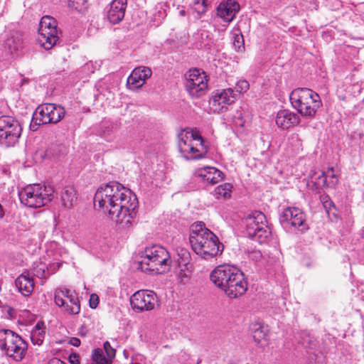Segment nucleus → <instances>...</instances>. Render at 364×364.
Wrapping results in <instances>:
<instances>
[{"mask_svg":"<svg viewBox=\"0 0 364 364\" xmlns=\"http://www.w3.org/2000/svg\"><path fill=\"white\" fill-rule=\"evenodd\" d=\"M94 205L122 228H129L134 222L138 200L130 189L117 181L102 184L94 196Z\"/></svg>","mask_w":364,"mask_h":364,"instance_id":"1","label":"nucleus"},{"mask_svg":"<svg viewBox=\"0 0 364 364\" xmlns=\"http://www.w3.org/2000/svg\"><path fill=\"white\" fill-rule=\"evenodd\" d=\"M210 279L230 299H237L247 290V282L243 272L230 265L218 266L211 272Z\"/></svg>","mask_w":364,"mask_h":364,"instance_id":"2","label":"nucleus"},{"mask_svg":"<svg viewBox=\"0 0 364 364\" xmlns=\"http://www.w3.org/2000/svg\"><path fill=\"white\" fill-rule=\"evenodd\" d=\"M189 241L193 250L205 259H210L223 251V245L218 237L210 230L205 228L204 223H200L194 226Z\"/></svg>","mask_w":364,"mask_h":364,"instance_id":"3","label":"nucleus"},{"mask_svg":"<svg viewBox=\"0 0 364 364\" xmlns=\"http://www.w3.org/2000/svg\"><path fill=\"white\" fill-rule=\"evenodd\" d=\"M136 262V268L144 272L162 274L171 266L168 252L161 246L154 245L146 247Z\"/></svg>","mask_w":364,"mask_h":364,"instance_id":"4","label":"nucleus"},{"mask_svg":"<svg viewBox=\"0 0 364 364\" xmlns=\"http://www.w3.org/2000/svg\"><path fill=\"white\" fill-rule=\"evenodd\" d=\"M178 136V149L184 158L199 159L208 153V146L196 128L183 129Z\"/></svg>","mask_w":364,"mask_h":364,"instance_id":"5","label":"nucleus"},{"mask_svg":"<svg viewBox=\"0 0 364 364\" xmlns=\"http://www.w3.org/2000/svg\"><path fill=\"white\" fill-rule=\"evenodd\" d=\"M289 100L292 107L306 118H313L321 106L320 96L306 87H299L291 91Z\"/></svg>","mask_w":364,"mask_h":364,"instance_id":"6","label":"nucleus"},{"mask_svg":"<svg viewBox=\"0 0 364 364\" xmlns=\"http://www.w3.org/2000/svg\"><path fill=\"white\" fill-rule=\"evenodd\" d=\"M53 193L52 186H42L39 183H34L21 189L18 196L22 204L28 208H38L48 204L52 200Z\"/></svg>","mask_w":364,"mask_h":364,"instance_id":"7","label":"nucleus"},{"mask_svg":"<svg viewBox=\"0 0 364 364\" xmlns=\"http://www.w3.org/2000/svg\"><path fill=\"white\" fill-rule=\"evenodd\" d=\"M0 349L9 358L20 362L26 356L28 343L14 331L0 329Z\"/></svg>","mask_w":364,"mask_h":364,"instance_id":"8","label":"nucleus"},{"mask_svg":"<svg viewBox=\"0 0 364 364\" xmlns=\"http://www.w3.org/2000/svg\"><path fill=\"white\" fill-rule=\"evenodd\" d=\"M247 232L250 237L259 243L265 242L271 235L265 215L254 211L245 218Z\"/></svg>","mask_w":364,"mask_h":364,"instance_id":"9","label":"nucleus"},{"mask_svg":"<svg viewBox=\"0 0 364 364\" xmlns=\"http://www.w3.org/2000/svg\"><path fill=\"white\" fill-rule=\"evenodd\" d=\"M64 115V108L60 106L50 103L39 105L33 114L31 127L35 131L40 125L58 123Z\"/></svg>","mask_w":364,"mask_h":364,"instance_id":"10","label":"nucleus"},{"mask_svg":"<svg viewBox=\"0 0 364 364\" xmlns=\"http://www.w3.org/2000/svg\"><path fill=\"white\" fill-rule=\"evenodd\" d=\"M21 132V126L15 118L0 117V144L6 147L14 146L18 142Z\"/></svg>","mask_w":364,"mask_h":364,"instance_id":"11","label":"nucleus"},{"mask_svg":"<svg viewBox=\"0 0 364 364\" xmlns=\"http://www.w3.org/2000/svg\"><path fill=\"white\" fill-rule=\"evenodd\" d=\"M54 301L63 312L69 315H76L80 311V304L77 294L66 287L55 289Z\"/></svg>","mask_w":364,"mask_h":364,"instance_id":"12","label":"nucleus"},{"mask_svg":"<svg viewBox=\"0 0 364 364\" xmlns=\"http://www.w3.org/2000/svg\"><path fill=\"white\" fill-rule=\"evenodd\" d=\"M185 77V88L190 95L199 97L205 95L208 88V77L205 72L193 68L187 71Z\"/></svg>","mask_w":364,"mask_h":364,"instance_id":"13","label":"nucleus"},{"mask_svg":"<svg viewBox=\"0 0 364 364\" xmlns=\"http://www.w3.org/2000/svg\"><path fill=\"white\" fill-rule=\"evenodd\" d=\"M56 21L48 16H43L39 25L38 41L46 50L52 48L58 40Z\"/></svg>","mask_w":364,"mask_h":364,"instance_id":"14","label":"nucleus"},{"mask_svg":"<svg viewBox=\"0 0 364 364\" xmlns=\"http://www.w3.org/2000/svg\"><path fill=\"white\" fill-rule=\"evenodd\" d=\"M279 222L285 228H294L301 232L309 229L304 213L298 208H287L279 215Z\"/></svg>","mask_w":364,"mask_h":364,"instance_id":"15","label":"nucleus"},{"mask_svg":"<svg viewBox=\"0 0 364 364\" xmlns=\"http://www.w3.org/2000/svg\"><path fill=\"white\" fill-rule=\"evenodd\" d=\"M157 302L156 293L150 290H139L130 298V304L135 312L151 311Z\"/></svg>","mask_w":364,"mask_h":364,"instance_id":"16","label":"nucleus"},{"mask_svg":"<svg viewBox=\"0 0 364 364\" xmlns=\"http://www.w3.org/2000/svg\"><path fill=\"white\" fill-rule=\"evenodd\" d=\"M237 97V94L232 88L217 90L212 96L210 104L214 112H220L226 105H230L235 102Z\"/></svg>","mask_w":364,"mask_h":364,"instance_id":"17","label":"nucleus"},{"mask_svg":"<svg viewBox=\"0 0 364 364\" xmlns=\"http://www.w3.org/2000/svg\"><path fill=\"white\" fill-rule=\"evenodd\" d=\"M240 4L235 0H226L220 2L217 8L218 16L224 21L230 23L240 11Z\"/></svg>","mask_w":364,"mask_h":364,"instance_id":"18","label":"nucleus"},{"mask_svg":"<svg viewBox=\"0 0 364 364\" xmlns=\"http://www.w3.org/2000/svg\"><path fill=\"white\" fill-rule=\"evenodd\" d=\"M151 74V70L148 67L136 68L128 77L127 85L132 89L139 88L144 85Z\"/></svg>","mask_w":364,"mask_h":364,"instance_id":"19","label":"nucleus"},{"mask_svg":"<svg viewBox=\"0 0 364 364\" xmlns=\"http://www.w3.org/2000/svg\"><path fill=\"white\" fill-rule=\"evenodd\" d=\"M127 4V0H113L109 4V8L107 11V18L110 23L117 24L123 20Z\"/></svg>","mask_w":364,"mask_h":364,"instance_id":"20","label":"nucleus"},{"mask_svg":"<svg viewBox=\"0 0 364 364\" xmlns=\"http://www.w3.org/2000/svg\"><path fill=\"white\" fill-rule=\"evenodd\" d=\"M196 176L207 184L215 185L223 179V173L214 167H204L196 171Z\"/></svg>","mask_w":364,"mask_h":364,"instance_id":"21","label":"nucleus"},{"mask_svg":"<svg viewBox=\"0 0 364 364\" xmlns=\"http://www.w3.org/2000/svg\"><path fill=\"white\" fill-rule=\"evenodd\" d=\"M300 118L296 113L287 109L279 110L276 117V124L282 129H287L299 123Z\"/></svg>","mask_w":364,"mask_h":364,"instance_id":"22","label":"nucleus"},{"mask_svg":"<svg viewBox=\"0 0 364 364\" xmlns=\"http://www.w3.org/2000/svg\"><path fill=\"white\" fill-rule=\"evenodd\" d=\"M16 287L18 291L24 296L30 295L34 289L33 279L28 274H21L15 281Z\"/></svg>","mask_w":364,"mask_h":364,"instance_id":"23","label":"nucleus"},{"mask_svg":"<svg viewBox=\"0 0 364 364\" xmlns=\"http://www.w3.org/2000/svg\"><path fill=\"white\" fill-rule=\"evenodd\" d=\"M55 271V264H46L41 260L36 261L32 269L33 274L39 278H47Z\"/></svg>","mask_w":364,"mask_h":364,"instance_id":"24","label":"nucleus"},{"mask_svg":"<svg viewBox=\"0 0 364 364\" xmlns=\"http://www.w3.org/2000/svg\"><path fill=\"white\" fill-rule=\"evenodd\" d=\"M61 201L63 205L66 208H71L77 200V194L75 188L72 186H66L61 193Z\"/></svg>","mask_w":364,"mask_h":364,"instance_id":"25","label":"nucleus"},{"mask_svg":"<svg viewBox=\"0 0 364 364\" xmlns=\"http://www.w3.org/2000/svg\"><path fill=\"white\" fill-rule=\"evenodd\" d=\"M252 331L253 339L258 345L263 346L267 343V334L265 327L259 323H256L253 325Z\"/></svg>","mask_w":364,"mask_h":364,"instance_id":"26","label":"nucleus"},{"mask_svg":"<svg viewBox=\"0 0 364 364\" xmlns=\"http://www.w3.org/2000/svg\"><path fill=\"white\" fill-rule=\"evenodd\" d=\"M300 343L306 348L314 349L318 346V341L306 331L300 334Z\"/></svg>","mask_w":364,"mask_h":364,"instance_id":"27","label":"nucleus"},{"mask_svg":"<svg viewBox=\"0 0 364 364\" xmlns=\"http://www.w3.org/2000/svg\"><path fill=\"white\" fill-rule=\"evenodd\" d=\"M232 188V186L230 183H225L216 187L214 194L217 198H220V197L227 198L230 196Z\"/></svg>","mask_w":364,"mask_h":364,"instance_id":"28","label":"nucleus"},{"mask_svg":"<svg viewBox=\"0 0 364 364\" xmlns=\"http://www.w3.org/2000/svg\"><path fill=\"white\" fill-rule=\"evenodd\" d=\"M92 360L95 364H107L108 359L100 348H96L92 351Z\"/></svg>","mask_w":364,"mask_h":364,"instance_id":"29","label":"nucleus"},{"mask_svg":"<svg viewBox=\"0 0 364 364\" xmlns=\"http://www.w3.org/2000/svg\"><path fill=\"white\" fill-rule=\"evenodd\" d=\"M114 124L108 120L102 122L100 124V132L104 137L109 136L114 132Z\"/></svg>","mask_w":364,"mask_h":364,"instance_id":"30","label":"nucleus"},{"mask_svg":"<svg viewBox=\"0 0 364 364\" xmlns=\"http://www.w3.org/2000/svg\"><path fill=\"white\" fill-rule=\"evenodd\" d=\"M312 180L318 188L328 187V180L326 178V171H322L318 175L315 173L314 176H312Z\"/></svg>","mask_w":364,"mask_h":364,"instance_id":"31","label":"nucleus"},{"mask_svg":"<svg viewBox=\"0 0 364 364\" xmlns=\"http://www.w3.org/2000/svg\"><path fill=\"white\" fill-rule=\"evenodd\" d=\"M326 178L328 180V187H333L338 182V178L336 174L334 173L333 167L328 168L326 171Z\"/></svg>","mask_w":364,"mask_h":364,"instance_id":"32","label":"nucleus"},{"mask_svg":"<svg viewBox=\"0 0 364 364\" xmlns=\"http://www.w3.org/2000/svg\"><path fill=\"white\" fill-rule=\"evenodd\" d=\"M233 46L237 51H242L244 50V38L242 33H236L234 35Z\"/></svg>","mask_w":364,"mask_h":364,"instance_id":"33","label":"nucleus"},{"mask_svg":"<svg viewBox=\"0 0 364 364\" xmlns=\"http://www.w3.org/2000/svg\"><path fill=\"white\" fill-rule=\"evenodd\" d=\"M67 6L71 9L81 10L85 3V0H65Z\"/></svg>","mask_w":364,"mask_h":364,"instance_id":"34","label":"nucleus"},{"mask_svg":"<svg viewBox=\"0 0 364 364\" xmlns=\"http://www.w3.org/2000/svg\"><path fill=\"white\" fill-rule=\"evenodd\" d=\"M250 85L247 80H239L235 85V92L242 93L245 92L249 89Z\"/></svg>","mask_w":364,"mask_h":364,"instance_id":"35","label":"nucleus"},{"mask_svg":"<svg viewBox=\"0 0 364 364\" xmlns=\"http://www.w3.org/2000/svg\"><path fill=\"white\" fill-rule=\"evenodd\" d=\"M320 200L322 203L324 208L328 212L333 203L328 195H322L320 196Z\"/></svg>","mask_w":364,"mask_h":364,"instance_id":"36","label":"nucleus"},{"mask_svg":"<svg viewBox=\"0 0 364 364\" xmlns=\"http://www.w3.org/2000/svg\"><path fill=\"white\" fill-rule=\"evenodd\" d=\"M104 349L109 360H112L115 357V350L111 346L108 341L104 343Z\"/></svg>","mask_w":364,"mask_h":364,"instance_id":"37","label":"nucleus"},{"mask_svg":"<svg viewBox=\"0 0 364 364\" xmlns=\"http://www.w3.org/2000/svg\"><path fill=\"white\" fill-rule=\"evenodd\" d=\"M182 257H181V261L179 262V264L186 266L187 269H188V266L190 264L189 263V259H190V254L187 251H183Z\"/></svg>","mask_w":364,"mask_h":364,"instance_id":"38","label":"nucleus"},{"mask_svg":"<svg viewBox=\"0 0 364 364\" xmlns=\"http://www.w3.org/2000/svg\"><path fill=\"white\" fill-rule=\"evenodd\" d=\"M99 304V298L96 294H92L90 299V306L95 309Z\"/></svg>","mask_w":364,"mask_h":364,"instance_id":"39","label":"nucleus"},{"mask_svg":"<svg viewBox=\"0 0 364 364\" xmlns=\"http://www.w3.org/2000/svg\"><path fill=\"white\" fill-rule=\"evenodd\" d=\"M69 362L71 364H80L79 355L77 353H72L69 356Z\"/></svg>","mask_w":364,"mask_h":364,"instance_id":"40","label":"nucleus"},{"mask_svg":"<svg viewBox=\"0 0 364 364\" xmlns=\"http://www.w3.org/2000/svg\"><path fill=\"white\" fill-rule=\"evenodd\" d=\"M68 343L75 347H78L80 345V340L76 337H73L70 339Z\"/></svg>","mask_w":364,"mask_h":364,"instance_id":"41","label":"nucleus"},{"mask_svg":"<svg viewBox=\"0 0 364 364\" xmlns=\"http://www.w3.org/2000/svg\"><path fill=\"white\" fill-rule=\"evenodd\" d=\"M65 153V150H58V152H56V150H48L46 151V154L48 156H58L60 154H64Z\"/></svg>","mask_w":364,"mask_h":364,"instance_id":"42","label":"nucleus"},{"mask_svg":"<svg viewBox=\"0 0 364 364\" xmlns=\"http://www.w3.org/2000/svg\"><path fill=\"white\" fill-rule=\"evenodd\" d=\"M34 335L31 336V341L34 344H37L38 346L41 345L43 343V339L41 338L37 337L36 340H35Z\"/></svg>","mask_w":364,"mask_h":364,"instance_id":"43","label":"nucleus"},{"mask_svg":"<svg viewBox=\"0 0 364 364\" xmlns=\"http://www.w3.org/2000/svg\"><path fill=\"white\" fill-rule=\"evenodd\" d=\"M48 364H66V363L58 358H54L49 361Z\"/></svg>","mask_w":364,"mask_h":364,"instance_id":"44","label":"nucleus"},{"mask_svg":"<svg viewBox=\"0 0 364 364\" xmlns=\"http://www.w3.org/2000/svg\"><path fill=\"white\" fill-rule=\"evenodd\" d=\"M44 334H45V332L43 329H41V331H33L32 332V335H34V336H36V335L38 338H41L42 339L44 337Z\"/></svg>","mask_w":364,"mask_h":364,"instance_id":"45","label":"nucleus"},{"mask_svg":"<svg viewBox=\"0 0 364 364\" xmlns=\"http://www.w3.org/2000/svg\"><path fill=\"white\" fill-rule=\"evenodd\" d=\"M43 323H40V322L37 323V324L35 326V330L33 331H41V329H43Z\"/></svg>","mask_w":364,"mask_h":364,"instance_id":"46","label":"nucleus"},{"mask_svg":"<svg viewBox=\"0 0 364 364\" xmlns=\"http://www.w3.org/2000/svg\"><path fill=\"white\" fill-rule=\"evenodd\" d=\"M4 216V210L3 206L0 204V219H2Z\"/></svg>","mask_w":364,"mask_h":364,"instance_id":"47","label":"nucleus"},{"mask_svg":"<svg viewBox=\"0 0 364 364\" xmlns=\"http://www.w3.org/2000/svg\"><path fill=\"white\" fill-rule=\"evenodd\" d=\"M180 14H181V16H185V14H186V11H185L184 10H181V11H180Z\"/></svg>","mask_w":364,"mask_h":364,"instance_id":"48","label":"nucleus"},{"mask_svg":"<svg viewBox=\"0 0 364 364\" xmlns=\"http://www.w3.org/2000/svg\"><path fill=\"white\" fill-rule=\"evenodd\" d=\"M203 5L205 6V0H203Z\"/></svg>","mask_w":364,"mask_h":364,"instance_id":"49","label":"nucleus"},{"mask_svg":"<svg viewBox=\"0 0 364 364\" xmlns=\"http://www.w3.org/2000/svg\"><path fill=\"white\" fill-rule=\"evenodd\" d=\"M136 364H139V363H136Z\"/></svg>","mask_w":364,"mask_h":364,"instance_id":"50","label":"nucleus"}]
</instances>
